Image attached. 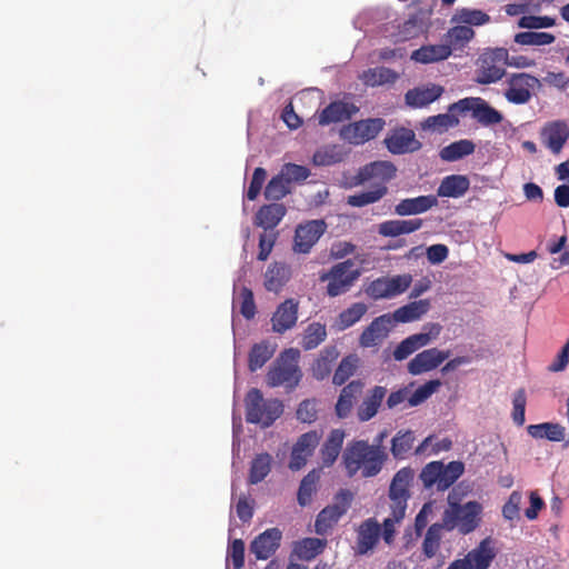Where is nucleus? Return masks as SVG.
Returning <instances> with one entry per match:
<instances>
[{"label": "nucleus", "instance_id": "nucleus-44", "mask_svg": "<svg viewBox=\"0 0 569 569\" xmlns=\"http://www.w3.org/2000/svg\"><path fill=\"white\" fill-rule=\"evenodd\" d=\"M388 193V187L383 183L376 184L373 189L348 196L347 203L351 207L361 208L381 200Z\"/></svg>", "mask_w": 569, "mask_h": 569}, {"label": "nucleus", "instance_id": "nucleus-28", "mask_svg": "<svg viewBox=\"0 0 569 569\" xmlns=\"http://www.w3.org/2000/svg\"><path fill=\"white\" fill-rule=\"evenodd\" d=\"M437 204H438V199L436 196H432V194L419 196L416 198H406V199L400 200L396 204L395 212L401 217L420 214V213L427 212L428 210L436 207Z\"/></svg>", "mask_w": 569, "mask_h": 569}, {"label": "nucleus", "instance_id": "nucleus-64", "mask_svg": "<svg viewBox=\"0 0 569 569\" xmlns=\"http://www.w3.org/2000/svg\"><path fill=\"white\" fill-rule=\"evenodd\" d=\"M266 178H267V171L263 168L258 167L254 169L248 191H247V198L250 201H253L257 199V197L259 196V193L262 189V186L266 181Z\"/></svg>", "mask_w": 569, "mask_h": 569}, {"label": "nucleus", "instance_id": "nucleus-24", "mask_svg": "<svg viewBox=\"0 0 569 569\" xmlns=\"http://www.w3.org/2000/svg\"><path fill=\"white\" fill-rule=\"evenodd\" d=\"M380 535V525L375 519L365 520L358 529L356 552L358 555L368 553L378 543Z\"/></svg>", "mask_w": 569, "mask_h": 569}, {"label": "nucleus", "instance_id": "nucleus-47", "mask_svg": "<svg viewBox=\"0 0 569 569\" xmlns=\"http://www.w3.org/2000/svg\"><path fill=\"white\" fill-rule=\"evenodd\" d=\"M475 37V31L471 27L459 23L450 28L445 34V42L450 46V49H461Z\"/></svg>", "mask_w": 569, "mask_h": 569}, {"label": "nucleus", "instance_id": "nucleus-48", "mask_svg": "<svg viewBox=\"0 0 569 569\" xmlns=\"http://www.w3.org/2000/svg\"><path fill=\"white\" fill-rule=\"evenodd\" d=\"M416 440L415 433L411 430H400L391 440L390 451L395 459L401 460L407 457L413 447Z\"/></svg>", "mask_w": 569, "mask_h": 569}, {"label": "nucleus", "instance_id": "nucleus-23", "mask_svg": "<svg viewBox=\"0 0 569 569\" xmlns=\"http://www.w3.org/2000/svg\"><path fill=\"white\" fill-rule=\"evenodd\" d=\"M357 111V107L352 103L340 100L332 101L318 113V123L321 127H326L332 123L343 122L351 119Z\"/></svg>", "mask_w": 569, "mask_h": 569}, {"label": "nucleus", "instance_id": "nucleus-45", "mask_svg": "<svg viewBox=\"0 0 569 569\" xmlns=\"http://www.w3.org/2000/svg\"><path fill=\"white\" fill-rule=\"evenodd\" d=\"M359 365L360 358L358 355L350 353L343 357L333 373L332 383L335 386L345 385L347 380L356 373Z\"/></svg>", "mask_w": 569, "mask_h": 569}, {"label": "nucleus", "instance_id": "nucleus-39", "mask_svg": "<svg viewBox=\"0 0 569 569\" xmlns=\"http://www.w3.org/2000/svg\"><path fill=\"white\" fill-rule=\"evenodd\" d=\"M427 12L419 10L409 16V18L399 27V36L402 41L413 39L423 32L427 20Z\"/></svg>", "mask_w": 569, "mask_h": 569}, {"label": "nucleus", "instance_id": "nucleus-4", "mask_svg": "<svg viewBox=\"0 0 569 569\" xmlns=\"http://www.w3.org/2000/svg\"><path fill=\"white\" fill-rule=\"evenodd\" d=\"M298 358L299 351L296 349L282 351L267 372V385L271 388L283 386L288 391L296 389L302 378Z\"/></svg>", "mask_w": 569, "mask_h": 569}, {"label": "nucleus", "instance_id": "nucleus-25", "mask_svg": "<svg viewBox=\"0 0 569 569\" xmlns=\"http://www.w3.org/2000/svg\"><path fill=\"white\" fill-rule=\"evenodd\" d=\"M386 395L387 389L382 386L370 389L357 409L358 420L361 422L371 420L378 413Z\"/></svg>", "mask_w": 569, "mask_h": 569}, {"label": "nucleus", "instance_id": "nucleus-53", "mask_svg": "<svg viewBox=\"0 0 569 569\" xmlns=\"http://www.w3.org/2000/svg\"><path fill=\"white\" fill-rule=\"evenodd\" d=\"M319 480V475L313 470L310 471L300 482L298 490V503L301 507H305L311 502L312 495L316 492L317 482Z\"/></svg>", "mask_w": 569, "mask_h": 569}, {"label": "nucleus", "instance_id": "nucleus-46", "mask_svg": "<svg viewBox=\"0 0 569 569\" xmlns=\"http://www.w3.org/2000/svg\"><path fill=\"white\" fill-rule=\"evenodd\" d=\"M274 348L268 341L254 343L249 352L248 367L251 372L262 368L272 358Z\"/></svg>", "mask_w": 569, "mask_h": 569}, {"label": "nucleus", "instance_id": "nucleus-2", "mask_svg": "<svg viewBox=\"0 0 569 569\" xmlns=\"http://www.w3.org/2000/svg\"><path fill=\"white\" fill-rule=\"evenodd\" d=\"M482 505L476 500L466 503L451 501L448 497V508L442 513L441 523L447 531L458 530L460 535L473 532L481 522Z\"/></svg>", "mask_w": 569, "mask_h": 569}, {"label": "nucleus", "instance_id": "nucleus-32", "mask_svg": "<svg viewBox=\"0 0 569 569\" xmlns=\"http://www.w3.org/2000/svg\"><path fill=\"white\" fill-rule=\"evenodd\" d=\"M291 276L290 268L284 262L271 263L264 272V288L271 292H279L289 281Z\"/></svg>", "mask_w": 569, "mask_h": 569}, {"label": "nucleus", "instance_id": "nucleus-14", "mask_svg": "<svg viewBox=\"0 0 569 569\" xmlns=\"http://www.w3.org/2000/svg\"><path fill=\"white\" fill-rule=\"evenodd\" d=\"M397 168L390 161H375L361 167L358 172L351 177L347 183L348 188H355L365 184L367 181L379 178L382 183L392 180L396 177Z\"/></svg>", "mask_w": 569, "mask_h": 569}, {"label": "nucleus", "instance_id": "nucleus-8", "mask_svg": "<svg viewBox=\"0 0 569 569\" xmlns=\"http://www.w3.org/2000/svg\"><path fill=\"white\" fill-rule=\"evenodd\" d=\"M353 500V493L349 489H340L333 497L331 505L325 507L317 516L315 530L318 535L325 536L348 511Z\"/></svg>", "mask_w": 569, "mask_h": 569}, {"label": "nucleus", "instance_id": "nucleus-11", "mask_svg": "<svg viewBox=\"0 0 569 569\" xmlns=\"http://www.w3.org/2000/svg\"><path fill=\"white\" fill-rule=\"evenodd\" d=\"M411 282L412 277L409 273L380 277L368 284L366 293L373 300L390 299L406 292Z\"/></svg>", "mask_w": 569, "mask_h": 569}, {"label": "nucleus", "instance_id": "nucleus-29", "mask_svg": "<svg viewBox=\"0 0 569 569\" xmlns=\"http://www.w3.org/2000/svg\"><path fill=\"white\" fill-rule=\"evenodd\" d=\"M287 213V208L282 203H270L262 206L256 213L254 224L264 229V231L274 229Z\"/></svg>", "mask_w": 569, "mask_h": 569}, {"label": "nucleus", "instance_id": "nucleus-37", "mask_svg": "<svg viewBox=\"0 0 569 569\" xmlns=\"http://www.w3.org/2000/svg\"><path fill=\"white\" fill-rule=\"evenodd\" d=\"M430 303L428 300H418L410 302L406 306L398 308L393 315L392 320L396 322H411L420 319L428 310Z\"/></svg>", "mask_w": 569, "mask_h": 569}, {"label": "nucleus", "instance_id": "nucleus-50", "mask_svg": "<svg viewBox=\"0 0 569 569\" xmlns=\"http://www.w3.org/2000/svg\"><path fill=\"white\" fill-rule=\"evenodd\" d=\"M272 457L264 452L257 455L251 461L249 470V482L257 485L261 482L271 471Z\"/></svg>", "mask_w": 569, "mask_h": 569}, {"label": "nucleus", "instance_id": "nucleus-21", "mask_svg": "<svg viewBox=\"0 0 569 569\" xmlns=\"http://www.w3.org/2000/svg\"><path fill=\"white\" fill-rule=\"evenodd\" d=\"M569 139V127L565 121L556 120L548 122L541 129V140L552 153L561 152Z\"/></svg>", "mask_w": 569, "mask_h": 569}, {"label": "nucleus", "instance_id": "nucleus-10", "mask_svg": "<svg viewBox=\"0 0 569 569\" xmlns=\"http://www.w3.org/2000/svg\"><path fill=\"white\" fill-rule=\"evenodd\" d=\"M496 556L495 541L487 537L462 559L452 561L447 569H488Z\"/></svg>", "mask_w": 569, "mask_h": 569}, {"label": "nucleus", "instance_id": "nucleus-18", "mask_svg": "<svg viewBox=\"0 0 569 569\" xmlns=\"http://www.w3.org/2000/svg\"><path fill=\"white\" fill-rule=\"evenodd\" d=\"M282 532L278 528H269L257 536L250 543V552L257 560L269 559L280 547Z\"/></svg>", "mask_w": 569, "mask_h": 569}, {"label": "nucleus", "instance_id": "nucleus-36", "mask_svg": "<svg viewBox=\"0 0 569 569\" xmlns=\"http://www.w3.org/2000/svg\"><path fill=\"white\" fill-rule=\"evenodd\" d=\"M359 78L368 87H378L395 83L398 73L387 67H376L365 70Z\"/></svg>", "mask_w": 569, "mask_h": 569}, {"label": "nucleus", "instance_id": "nucleus-35", "mask_svg": "<svg viewBox=\"0 0 569 569\" xmlns=\"http://www.w3.org/2000/svg\"><path fill=\"white\" fill-rule=\"evenodd\" d=\"M465 465L461 461H450L445 465L440 461L439 476L437 477L436 489L445 491L449 489L463 473Z\"/></svg>", "mask_w": 569, "mask_h": 569}, {"label": "nucleus", "instance_id": "nucleus-51", "mask_svg": "<svg viewBox=\"0 0 569 569\" xmlns=\"http://www.w3.org/2000/svg\"><path fill=\"white\" fill-rule=\"evenodd\" d=\"M490 21V16L479 9L460 8L452 16V22L462 23L465 26H482Z\"/></svg>", "mask_w": 569, "mask_h": 569}, {"label": "nucleus", "instance_id": "nucleus-54", "mask_svg": "<svg viewBox=\"0 0 569 569\" xmlns=\"http://www.w3.org/2000/svg\"><path fill=\"white\" fill-rule=\"evenodd\" d=\"M290 192V184L281 173L271 178L264 189V197L268 200L279 201Z\"/></svg>", "mask_w": 569, "mask_h": 569}, {"label": "nucleus", "instance_id": "nucleus-58", "mask_svg": "<svg viewBox=\"0 0 569 569\" xmlns=\"http://www.w3.org/2000/svg\"><path fill=\"white\" fill-rule=\"evenodd\" d=\"M240 313L247 319H253L257 313L253 292L248 287H242L238 293Z\"/></svg>", "mask_w": 569, "mask_h": 569}, {"label": "nucleus", "instance_id": "nucleus-26", "mask_svg": "<svg viewBox=\"0 0 569 569\" xmlns=\"http://www.w3.org/2000/svg\"><path fill=\"white\" fill-rule=\"evenodd\" d=\"M363 386L361 380H352L341 389L335 407L336 415L340 419L349 417L356 399L362 392Z\"/></svg>", "mask_w": 569, "mask_h": 569}, {"label": "nucleus", "instance_id": "nucleus-43", "mask_svg": "<svg viewBox=\"0 0 569 569\" xmlns=\"http://www.w3.org/2000/svg\"><path fill=\"white\" fill-rule=\"evenodd\" d=\"M458 123L459 119L455 116V112L449 111V113H440L426 118L420 127L425 131L443 133L448 131V129L458 126Z\"/></svg>", "mask_w": 569, "mask_h": 569}, {"label": "nucleus", "instance_id": "nucleus-42", "mask_svg": "<svg viewBox=\"0 0 569 569\" xmlns=\"http://www.w3.org/2000/svg\"><path fill=\"white\" fill-rule=\"evenodd\" d=\"M475 143L468 139H461L443 147L439 156L441 160L452 162L475 152Z\"/></svg>", "mask_w": 569, "mask_h": 569}, {"label": "nucleus", "instance_id": "nucleus-19", "mask_svg": "<svg viewBox=\"0 0 569 569\" xmlns=\"http://www.w3.org/2000/svg\"><path fill=\"white\" fill-rule=\"evenodd\" d=\"M449 357V350L443 351L437 348L423 350L409 361L408 371L413 376L428 372L439 367Z\"/></svg>", "mask_w": 569, "mask_h": 569}, {"label": "nucleus", "instance_id": "nucleus-52", "mask_svg": "<svg viewBox=\"0 0 569 569\" xmlns=\"http://www.w3.org/2000/svg\"><path fill=\"white\" fill-rule=\"evenodd\" d=\"M556 37L549 32L523 31L515 36V42L521 46H547L553 43Z\"/></svg>", "mask_w": 569, "mask_h": 569}, {"label": "nucleus", "instance_id": "nucleus-12", "mask_svg": "<svg viewBox=\"0 0 569 569\" xmlns=\"http://www.w3.org/2000/svg\"><path fill=\"white\" fill-rule=\"evenodd\" d=\"M415 478V471L410 467L398 470L389 487L390 509H396L399 518H405L407 502L410 498V486Z\"/></svg>", "mask_w": 569, "mask_h": 569}, {"label": "nucleus", "instance_id": "nucleus-5", "mask_svg": "<svg viewBox=\"0 0 569 569\" xmlns=\"http://www.w3.org/2000/svg\"><path fill=\"white\" fill-rule=\"evenodd\" d=\"M508 50L505 48L486 49L477 60L475 81L479 84L497 83L506 77Z\"/></svg>", "mask_w": 569, "mask_h": 569}, {"label": "nucleus", "instance_id": "nucleus-6", "mask_svg": "<svg viewBox=\"0 0 569 569\" xmlns=\"http://www.w3.org/2000/svg\"><path fill=\"white\" fill-rule=\"evenodd\" d=\"M353 260L348 259L332 266L328 272L320 274V281L328 282L327 295L329 297H338L350 290L361 274L359 269H353Z\"/></svg>", "mask_w": 569, "mask_h": 569}, {"label": "nucleus", "instance_id": "nucleus-3", "mask_svg": "<svg viewBox=\"0 0 569 569\" xmlns=\"http://www.w3.org/2000/svg\"><path fill=\"white\" fill-rule=\"evenodd\" d=\"M246 420L249 423L268 428L283 413V403L279 399H264L258 388H251L244 397Z\"/></svg>", "mask_w": 569, "mask_h": 569}, {"label": "nucleus", "instance_id": "nucleus-9", "mask_svg": "<svg viewBox=\"0 0 569 569\" xmlns=\"http://www.w3.org/2000/svg\"><path fill=\"white\" fill-rule=\"evenodd\" d=\"M448 111L450 112H471L472 118L481 126L489 127L499 124L503 120V116L500 111L491 107L482 98H463L459 101L449 106Z\"/></svg>", "mask_w": 569, "mask_h": 569}, {"label": "nucleus", "instance_id": "nucleus-56", "mask_svg": "<svg viewBox=\"0 0 569 569\" xmlns=\"http://www.w3.org/2000/svg\"><path fill=\"white\" fill-rule=\"evenodd\" d=\"M441 382L439 380H430L418 387L415 391L409 388V407H417L423 403L432 393L437 391Z\"/></svg>", "mask_w": 569, "mask_h": 569}, {"label": "nucleus", "instance_id": "nucleus-59", "mask_svg": "<svg viewBox=\"0 0 569 569\" xmlns=\"http://www.w3.org/2000/svg\"><path fill=\"white\" fill-rule=\"evenodd\" d=\"M280 173L290 184L291 182L305 181L310 176V170L305 166L286 163Z\"/></svg>", "mask_w": 569, "mask_h": 569}, {"label": "nucleus", "instance_id": "nucleus-13", "mask_svg": "<svg viewBox=\"0 0 569 569\" xmlns=\"http://www.w3.org/2000/svg\"><path fill=\"white\" fill-rule=\"evenodd\" d=\"M385 120L381 118H369L343 126L340 130L342 140L351 144H362L375 139L383 129Z\"/></svg>", "mask_w": 569, "mask_h": 569}, {"label": "nucleus", "instance_id": "nucleus-31", "mask_svg": "<svg viewBox=\"0 0 569 569\" xmlns=\"http://www.w3.org/2000/svg\"><path fill=\"white\" fill-rule=\"evenodd\" d=\"M338 357L339 350L336 346L325 347L311 366L312 377L320 381L328 378Z\"/></svg>", "mask_w": 569, "mask_h": 569}, {"label": "nucleus", "instance_id": "nucleus-38", "mask_svg": "<svg viewBox=\"0 0 569 569\" xmlns=\"http://www.w3.org/2000/svg\"><path fill=\"white\" fill-rule=\"evenodd\" d=\"M528 433L536 439H548L550 441H562L566 429L559 423L543 422L530 425L527 428Z\"/></svg>", "mask_w": 569, "mask_h": 569}, {"label": "nucleus", "instance_id": "nucleus-15", "mask_svg": "<svg viewBox=\"0 0 569 569\" xmlns=\"http://www.w3.org/2000/svg\"><path fill=\"white\" fill-rule=\"evenodd\" d=\"M385 144L392 154L413 153L422 148L412 129L397 127L385 138Z\"/></svg>", "mask_w": 569, "mask_h": 569}, {"label": "nucleus", "instance_id": "nucleus-22", "mask_svg": "<svg viewBox=\"0 0 569 569\" xmlns=\"http://www.w3.org/2000/svg\"><path fill=\"white\" fill-rule=\"evenodd\" d=\"M392 319L390 315H382L375 318L371 323L362 331L359 338V345L363 348L379 346L387 338Z\"/></svg>", "mask_w": 569, "mask_h": 569}, {"label": "nucleus", "instance_id": "nucleus-30", "mask_svg": "<svg viewBox=\"0 0 569 569\" xmlns=\"http://www.w3.org/2000/svg\"><path fill=\"white\" fill-rule=\"evenodd\" d=\"M470 188V180L463 174H450L445 177L438 189L436 197L461 198Z\"/></svg>", "mask_w": 569, "mask_h": 569}, {"label": "nucleus", "instance_id": "nucleus-62", "mask_svg": "<svg viewBox=\"0 0 569 569\" xmlns=\"http://www.w3.org/2000/svg\"><path fill=\"white\" fill-rule=\"evenodd\" d=\"M297 419L303 423H312L317 420L318 409L316 399H306L300 402L297 409Z\"/></svg>", "mask_w": 569, "mask_h": 569}, {"label": "nucleus", "instance_id": "nucleus-1", "mask_svg": "<svg viewBox=\"0 0 569 569\" xmlns=\"http://www.w3.org/2000/svg\"><path fill=\"white\" fill-rule=\"evenodd\" d=\"M387 455L379 445L371 446L365 440L348 443L343 456V465L348 476L355 477L359 470L365 478L375 477L382 469Z\"/></svg>", "mask_w": 569, "mask_h": 569}, {"label": "nucleus", "instance_id": "nucleus-61", "mask_svg": "<svg viewBox=\"0 0 569 569\" xmlns=\"http://www.w3.org/2000/svg\"><path fill=\"white\" fill-rule=\"evenodd\" d=\"M227 559L231 560L233 569H242L244 566V542L242 539H234L227 550Z\"/></svg>", "mask_w": 569, "mask_h": 569}, {"label": "nucleus", "instance_id": "nucleus-34", "mask_svg": "<svg viewBox=\"0 0 569 569\" xmlns=\"http://www.w3.org/2000/svg\"><path fill=\"white\" fill-rule=\"evenodd\" d=\"M451 53L450 46H447L446 42L440 44H428L415 50L411 53V59L416 62L427 64L446 60L451 56Z\"/></svg>", "mask_w": 569, "mask_h": 569}, {"label": "nucleus", "instance_id": "nucleus-41", "mask_svg": "<svg viewBox=\"0 0 569 569\" xmlns=\"http://www.w3.org/2000/svg\"><path fill=\"white\" fill-rule=\"evenodd\" d=\"M446 530L441 522L432 523L425 535L422 541V553L426 559L433 558L440 549L442 531Z\"/></svg>", "mask_w": 569, "mask_h": 569}, {"label": "nucleus", "instance_id": "nucleus-60", "mask_svg": "<svg viewBox=\"0 0 569 569\" xmlns=\"http://www.w3.org/2000/svg\"><path fill=\"white\" fill-rule=\"evenodd\" d=\"M555 24L556 19L548 16H522L518 21V27L529 30L550 28Z\"/></svg>", "mask_w": 569, "mask_h": 569}, {"label": "nucleus", "instance_id": "nucleus-20", "mask_svg": "<svg viewBox=\"0 0 569 569\" xmlns=\"http://www.w3.org/2000/svg\"><path fill=\"white\" fill-rule=\"evenodd\" d=\"M299 302L292 298L281 302L271 317L272 331L284 333L293 328L298 320Z\"/></svg>", "mask_w": 569, "mask_h": 569}, {"label": "nucleus", "instance_id": "nucleus-55", "mask_svg": "<svg viewBox=\"0 0 569 569\" xmlns=\"http://www.w3.org/2000/svg\"><path fill=\"white\" fill-rule=\"evenodd\" d=\"M442 327L439 323H427L423 327L422 332L415 333L408 337L411 342L415 351L430 343L431 340L436 339L440 332Z\"/></svg>", "mask_w": 569, "mask_h": 569}, {"label": "nucleus", "instance_id": "nucleus-17", "mask_svg": "<svg viewBox=\"0 0 569 569\" xmlns=\"http://www.w3.org/2000/svg\"><path fill=\"white\" fill-rule=\"evenodd\" d=\"M321 433L316 430L306 432L298 438L292 448L289 462V468L292 471H298L306 466L308 458L312 456L315 449L319 445Z\"/></svg>", "mask_w": 569, "mask_h": 569}, {"label": "nucleus", "instance_id": "nucleus-57", "mask_svg": "<svg viewBox=\"0 0 569 569\" xmlns=\"http://www.w3.org/2000/svg\"><path fill=\"white\" fill-rule=\"evenodd\" d=\"M368 308L363 302L352 303L339 315V321L343 329L353 326L367 312Z\"/></svg>", "mask_w": 569, "mask_h": 569}, {"label": "nucleus", "instance_id": "nucleus-27", "mask_svg": "<svg viewBox=\"0 0 569 569\" xmlns=\"http://www.w3.org/2000/svg\"><path fill=\"white\" fill-rule=\"evenodd\" d=\"M442 93L443 88L439 84L417 87L406 92L405 101L411 108H423L438 100Z\"/></svg>", "mask_w": 569, "mask_h": 569}, {"label": "nucleus", "instance_id": "nucleus-33", "mask_svg": "<svg viewBox=\"0 0 569 569\" xmlns=\"http://www.w3.org/2000/svg\"><path fill=\"white\" fill-rule=\"evenodd\" d=\"M345 436L346 433L341 429H333L330 431L320 450V458L325 467L332 466L339 457Z\"/></svg>", "mask_w": 569, "mask_h": 569}, {"label": "nucleus", "instance_id": "nucleus-49", "mask_svg": "<svg viewBox=\"0 0 569 569\" xmlns=\"http://www.w3.org/2000/svg\"><path fill=\"white\" fill-rule=\"evenodd\" d=\"M326 338V326L320 322H311L305 329L300 345L303 350H312L321 345Z\"/></svg>", "mask_w": 569, "mask_h": 569}, {"label": "nucleus", "instance_id": "nucleus-16", "mask_svg": "<svg viewBox=\"0 0 569 569\" xmlns=\"http://www.w3.org/2000/svg\"><path fill=\"white\" fill-rule=\"evenodd\" d=\"M327 224L323 220H310L296 228L293 250L298 253H308L319 238L325 233Z\"/></svg>", "mask_w": 569, "mask_h": 569}, {"label": "nucleus", "instance_id": "nucleus-63", "mask_svg": "<svg viewBox=\"0 0 569 569\" xmlns=\"http://www.w3.org/2000/svg\"><path fill=\"white\" fill-rule=\"evenodd\" d=\"M439 467L440 461H431L422 468L419 478L425 488L431 489L437 486V477L440 475Z\"/></svg>", "mask_w": 569, "mask_h": 569}, {"label": "nucleus", "instance_id": "nucleus-7", "mask_svg": "<svg viewBox=\"0 0 569 569\" xmlns=\"http://www.w3.org/2000/svg\"><path fill=\"white\" fill-rule=\"evenodd\" d=\"M503 91L506 100L513 104H525L529 102L536 89L541 87L540 80L527 72H513L506 74Z\"/></svg>", "mask_w": 569, "mask_h": 569}, {"label": "nucleus", "instance_id": "nucleus-40", "mask_svg": "<svg viewBox=\"0 0 569 569\" xmlns=\"http://www.w3.org/2000/svg\"><path fill=\"white\" fill-rule=\"evenodd\" d=\"M326 546V539L305 538L296 542L293 551L299 559L310 561L320 555Z\"/></svg>", "mask_w": 569, "mask_h": 569}]
</instances>
